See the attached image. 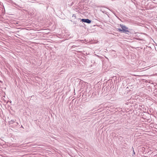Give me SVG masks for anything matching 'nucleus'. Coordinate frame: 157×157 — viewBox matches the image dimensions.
Returning <instances> with one entry per match:
<instances>
[{
  "label": "nucleus",
  "instance_id": "obj_6",
  "mask_svg": "<svg viewBox=\"0 0 157 157\" xmlns=\"http://www.w3.org/2000/svg\"><path fill=\"white\" fill-rule=\"evenodd\" d=\"M21 127L23 128V127L22 125H21Z\"/></svg>",
  "mask_w": 157,
  "mask_h": 157
},
{
  "label": "nucleus",
  "instance_id": "obj_4",
  "mask_svg": "<svg viewBox=\"0 0 157 157\" xmlns=\"http://www.w3.org/2000/svg\"><path fill=\"white\" fill-rule=\"evenodd\" d=\"M2 101H4V99L2 97V98H1V102H2Z\"/></svg>",
  "mask_w": 157,
  "mask_h": 157
},
{
  "label": "nucleus",
  "instance_id": "obj_5",
  "mask_svg": "<svg viewBox=\"0 0 157 157\" xmlns=\"http://www.w3.org/2000/svg\"><path fill=\"white\" fill-rule=\"evenodd\" d=\"M133 154H135V152H134V150H133Z\"/></svg>",
  "mask_w": 157,
  "mask_h": 157
},
{
  "label": "nucleus",
  "instance_id": "obj_1",
  "mask_svg": "<svg viewBox=\"0 0 157 157\" xmlns=\"http://www.w3.org/2000/svg\"><path fill=\"white\" fill-rule=\"evenodd\" d=\"M120 27L121 29L118 28L117 30L118 31L123 32H129L128 28L125 25H120Z\"/></svg>",
  "mask_w": 157,
  "mask_h": 157
},
{
  "label": "nucleus",
  "instance_id": "obj_3",
  "mask_svg": "<svg viewBox=\"0 0 157 157\" xmlns=\"http://www.w3.org/2000/svg\"><path fill=\"white\" fill-rule=\"evenodd\" d=\"M9 123L10 124L14 123V125L15 126H17L18 124V123L17 122H15L14 120H11V121H10Z\"/></svg>",
  "mask_w": 157,
  "mask_h": 157
},
{
  "label": "nucleus",
  "instance_id": "obj_7",
  "mask_svg": "<svg viewBox=\"0 0 157 157\" xmlns=\"http://www.w3.org/2000/svg\"><path fill=\"white\" fill-rule=\"evenodd\" d=\"M0 82H1V83L2 82L1 81Z\"/></svg>",
  "mask_w": 157,
  "mask_h": 157
},
{
  "label": "nucleus",
  "instance_id": "obj_2",
  "mask_svg": "<svg viewBox=\"0 0 157 157\" xmlns=\"http://www.w3.org/2000/svg\"><path fill=\"white\" fill-rule=\"evenodd\" d=\"M82 21L83 22L88 23H90L91 22V21L88 19H82Z\"/></svg>",
  "mask_w": 157,
  "mask_h": 157
}]
</instances>
